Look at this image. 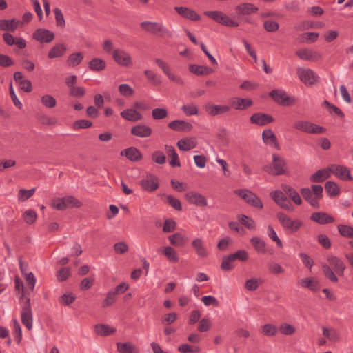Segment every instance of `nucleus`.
<instances>
[{"instance_id":"c03bdc74","label":"nucleus","mask_w":353,"mask_h":353,"mask_svg":"<svg viewBox=\"0 0 353 353\" xmlns=\"http://www.w3.org/2000/svg\"><path fill=\"white\" fill-rule=\"evenodd\" d=\"M325 191L327 192V194L330 197L336 196L340 192L339 188L338 187L336 183H335L334 182H332V181L326 182V183L325 185Z\"/></svg>"},{"instance_id":"cd10ccee","label":"nucleus","mask_w":353,"mask_h":353,"mask_svg":"<svg viewBox=\"0 0 353 353\" xmlns=\"http://www.w3.org/2000/svg\"><path fill=\"white\" fill-rule=\"evenodd\" d=\"M121 155L126 157L131 161H138L143 158L141 152L134 147H130L122 150Z\"/></svg>"},{"instance_id":"603ef678","label":"nucleus","mask_w":353,"mask_h":353,"mask_svg":"<svg viewBox=\"0 0 353 353\" xmlns=\"http://www.w3.org/2000/svg\"><path fill=\"white\" fill-rule=\"evenodd\" d=\"M267 234L268 235V236L273 241H274L276 243V245L281 248H283V243L282 241H281V239L279 238V236H277V234L276 232V231L274 230V229L272 228V225H269L268 226V231H267Z\"/></svg>"},{"instance_id":"72a5a7b5","label":"nucleus","mask_w":353,"mask_h":353,"mask_svg":"<svg viewBox=\"0 0 353 353\" xmlns=\"http://www.w3.org/2000/svg\"><path fill=\"white\" fill-rule=\"evenodd\" d=\"M159 252L164 254L168 260L171 263H176L179 261V256L176 252L170 246H166L159 249Z\"/></svg>"},{"instance_id":"a18cd8bd","label":"nucleus","mask_w":353,"mask_h":353,"mask_svg":"<svg viewBox=\"0 0 353 353\" xmlns=\"http://www.w3.org/2000/svg\"><path fill=\"white\" fill-rule=\"evenodd\" d=\"M117 350L119 353H134L136 347L130 343H117Z\"/></svg>"},{"instance_id":"2f4dec72","label":"nucleus","mask_w":353,"mask_h":353,"mask_svg":"<svg viewBox=\"0 0 353 353\" xmlns=\"http://www.w3.org/2000/svg\"><path fill=\"white\" fill-rule=\"evenodd\" d=\"M192 245L195 250L197 255L201 258H206L208 256V252L204 245L201 239L197 238L192 241Z\"/></svg>"},{"instance_id":"58836bf2","label":"nucleus","mask_w":353,"mask_h":353,"mask_svg":"<svg viewBox=\"0 0 353 353\" xmlns=\"http://www.w3.org/2000/svg\"><path fill=\"white\" fill-rule=\"evenodd\" d=\"M90 70L94 72H99L104 70L106 67L105 61L99 58H94L88 63Z\"/></svg>"},{"instance_id":"bb28decb","label":"nucleus","mask_w":353,"mask_h":353,"mask_svg":"<svg viewBox=\"0 0 353 353\" xmlns=\"http://www.w3.org/2000/svg\"><path fill=\"white\" fill-rule=\"evenodd\" d=\"M327 261L336 274L340 276L343 275L345 265L341 259L335 256H330L328 257Z\"/></svg>"},{"instance_id":"0eeeda50","label":"nucleus","mask_w":353,"mask_h":353,"mask_svg":"<svg viewBox=\"0 0 353 353\" xmlns=\"http://www.w3.org/2000/svg\"><path fill=\"white\" fill-rule=\"evenodd\" d=\"M112 54L114 61L121 66L128 68L133 64L130 53L123 49H115L112 51Z\"/></svg>"},{"instance_id":"4d7b16f0","label":"nucleus","mask_w":353,"mask_h":353,"mask_svg":"<svg viewBox=\"0 0 353 353\" xmlns=\"http://www.w3.org/2000/svg\"><path fill=\"white\" fill-rule=\"evenodd\" d=\"M168 239L173 245H182L184 243V237L180 233H175L170 235Z\"/></svg>"},{"instance_id":"f257e3e1","label":"nucleus","mask_w":353,"mask_h":353,"mask_svg":"<svg viewBox=\"0 0 353 353\" xmlns=\"http://www.w3.org/2000/svg\"><path fill=\"white\" fill-rule=\"evenodd\" d=\"M141 26L145 31L163 38H172L173 36L172 32L161 23L145 21L141 23Z\"/></svg>"},{"instance_id":"9d476101","label":"nucleus","mask_w":353,"mask_h":353,"mask_svg":"<svg viewBox=\"0 0 353 353\" xmlns=\"http://www.w3.org/2000/svg\"><path fill=\"white\" fill-rule=\"evenodd\" d=\"M297 74L300 80L307 85L314 84L319 79L318 75L311 69L299 68Z\"/></svg>"},{"instance_id":"f704fd0d","label":"nucleus","mask_w":353,"mask_h":353,"mask_svg":"<svg viewBox=\"0 0 353 353\" xmlns=\"http://www.w3.org/2000/svg\"><path fill=\"white\" fill-rule=\"evenodd\" d=\"M196 141L192 138L182 139L178 141L177 147L182 151H189L196 146Z\"/></svg>"},{"instance_id":"f3484780","label":"nucleus","mask_w":353,"mask_h":353,"mask_svg":"<svg viewBox=\"0 0 353 353\" xmlns=\"http://www.w3.org/2000/svg\"><path fill=\"white\" fill-rule=\"evenodd\" d=\"M130 133L139 138H148L152 134V130L145 124H138L131 128Z\"/></svg>"},{"instance_id":"a19ab883","label":"nucleus","mask_w":353,"mask_h":353,"mask_svg":"<svg viewBox=\"0 0 353 353\" xmlns=\"http://www.w3.org/2000/svg\"><path fill=\"white\" fill-rule=\"evenodd\" d=\"M250 242L254 250L260 254H264L266 252V243L261 238L254 236L251 238Z\"/></svg>"},{"instance_id":"864d4df0","label":"nucleus","mask_w":353,"mask_h":353,"mask_svg":"<svg viewBox=\"0 0 353 353\" xmlns=\"http://www.w3.org/2000/svg\"><path fill=\"white\" fill-rule=\"evenodd\" d=\"M181 109L186 116L196 115L198 114V108L193 103L183 105Z\"/></svg>"},{"instance_id":"9b49d317","label":"nucleus","mask_w":353,"mask_h":353,"mask_svg":"<svg viewBox=\"0 0 353 353\" xmlns=\"http://www.w3.org/2000/svg\"><path fill=\"white\" fill-rule=\"evenodd\" d=\"M184 196L190 204L194 205L196 207L202 208L205 207L208 205V201L205 196L197 192L190 191L187 192Z\"/></svg>"},{"instance_id":"1a4fd4ad","label":"nucleus","mask_w":353,"mask_h":353,"mask_svg":"<svg viewBox=\"0 0 353 353\" xmlns=\"http://www.w3.org/2000/svg\"><path fill=\"white\" fill-rule=\"evenodd\" d=\"M295 54L301 59L316 62L323 59L320 52L308 48H301L296 51Z\"/></svg>"},{"instance_id":"412c9836","label":"nucleus","mask_w":353,"mask_h":353,"mask_svg":"<svg viewBox=\"0 0 353 353\" xmlns=\"http://www.w3.org/2000/svg\"><path fill=\"white\" fill-rule=\"evenodd\" d=\"M250 122L258 125H265L274 121L272 116L264 113H254L250 117Z\"/></svg>"},{"instance_id":"c85d7f7f","label":"nucleus","mask_w":353,"mask_h":353,"mask_svg":"<svg viewBox=\"0 0 353 353\" xmlns=\"http://www.w3.org/2000/svg\"><path fill=\"white\" fill-rule=\"evenodd\" d=\"M282 190L285 193V194L288 197H290L296 205H301L302 199L298 192L294 188L288 185L283 184Z\"/></svg>"},{"instance_id":"5701e85b","label":"nucleus","mask_w":353,"mask_h":353,"mask_svg":"<svg viewBox=\"0 0 353 353\" xmlns=\"http://www.w3.org/2000/svg\"><path fill=\"white\" fill-rule=\"evenodd\" d=\"M205 111L211 116H216L225 114L230 110V107L227 105L206 104Z\"/></svg>"},{"instance_id":"bf43d9fd","label":"nucleus","mask_w":353,"mask_h":353,"mask_svg":"<svg viewBox=\"0 0 353 353\" xmlns=\"http://www.w3.org/2000/svg\"><path fill=\"white\" fill-rule=\"evenodd\" d=\"M70 274V268H63L57 271L56 276L59 281H64L68 279Z\"/></svg>"},{"instance_id":"f8f14e48","label":"nucleus","mask_w":353,"mask_h":353,"mask_svg":"<svg viewBox=\"0 0 353 353\" xmlns=\"http://www.w3.org/2000/svg\"><path fill=\"white\" fill-rule=\"evenodd\" d=\"M269 95L275 102L282 105H291L294 103V99L288 97L283 90H273L270 92Z\"/></svg>"},{"instance_id":"6ab92c4d","label":"nucleus","mask_w":353,"mask_h":353,"mask_svg":"<svg viewBox=\"0 0 353 353\" xmlns=\"http://www.w3.org/2000/svg\"><path fill=\"white\" fill-rule=\"evenodd\" d=\"M174 10L182 17L190 19L191 21H196L201 19L198 13L188 7L176 6L174 7Z\"/></svg>"},{"instance_id":"5fc2aeb1","label":"nucleus","mask_w":353,"mask_h":353,"mask_svg":"<svg viewBox=\"0 0 353 353\" xmlns=\"http://www.w3.org/2000/svg\"><path fill=\"white\" fill-rule=\"evenodd\" d=\"M34 191L35 188H32L30 190L21 189L19 191L18 199L20 201H25L30 199L33 195Z\"/></svg>"},{"instance_id":"052dcab7","label":"nucleus","mask_w":353,"mask_h":353,"mask_svg":"<svg viewBox=\"0 0 353 353\" xmlns=\"http://www.w3.org/2000/svg\"><path fill=\"white\" fill-rule=\"evenodd\" d=\"M65 208L68 207H80L81 203L73 196H67L63 197Z\"/></svg>"},{"instance_id":"b1692460","label":"nucleus","mask_w":353,"mask_h":353,"mask_svg":"<svg viewBox=\"0 0 353 353\" xmlns=\"http://www.w3.org/2000/svg\"><path fill=\"white\" fill-rule=\"evenodd\" d=\"M168 128L179 132H190L192 129V125L190 123L183 120H174L170 122Z\"/></svg>"},{"instance_id":"79ce46f5","label":"nucleus","mask_w":353,"mask_h":353,"mask_svg":"<svg viewBox=\"0 0 353 353\" xmlns=\"http://www.w3.org/2000/svg\"><path fill=\"white\" fill-rule=\"evenodd\" d=\"M83 59V56L81 52H75L69 55L67 63L70 67H74L80 64Z\"/></svg>"},{"instance_id":"dca6fc26","label":"nucleus","mask_w":353,"mask_h":353,"mask_svg":"<svg viewBox=\"0 0 353 353\" xmlns=\"http://www.w3.org/2000/svg\"><path fill=\"white\" fill-rule=\"evenodd\" d=\"M330 170L331 173L334 174L335 176L342 180H353V177L351 176L350 172L347 167L338 165H332L330 166Z\"/></svg>"},{"instance_id":"e433bc0d","label":"nucleus","mask_w":353,"mask_h":353,"mask_svg":"<svg viewBox=\"0 0 353 353\" xmlns=\"http://www.w3.org/2000/svg\"><path fill=\"white\" fill-rule=\"evenodd\" d=\"M95 332L102 336H106L116 332V329L108 325L98 324L94 326Z\"/></svg>"},{"instance_id":"a211bd4d","label":"nucleus","mask_w":353,"mask_h":353,"mask_svg":"<svg viewBox=\"0 0 353 353\" xmlns=\"http://www.w3.org/2000/svg\"><path fill=\"white\" fill-rule=\"evenodd\" d=\"M252 101L249 99H241L240 97H232L230 99V108L236 110H244L252 105Z\"/></svg>"},{"instance_id":"774afa93","label":"nucleus","mask_w":353,"mask_h":353,"mask_svg":"<svg viewBox=\"0 0 353 353\" xmlns=\"http://www.w3.org/2000/svg\"><path fill=\"white\" fill-rule=\"evenodd\" d=\"M178 350L181 353H198L199 349L198 347H192L188 344H182L178 347Z\"/></svg>"},{"instance_id":"3c124183","label":"nucleus","mask_w":353,"mask_h":353,"mask_svg":"<svg viewBox=\"0 0 353 353\" xmlns=\"http://www.w3.org/2000/svg\"><path fill=\"white\" fill-rule=\"evenodd\" d=\"M322 270L325 276L332 282H337L338 278L335 275L334 271L330 268L327 264H322Z\"/></svg>"},{"instance_id":"473e14b6","label":"nucleus","mask_w":353,"mask_h":353,"mask_svg":"<svg viewBox=\"0 0 353 353\" xmlns=\"http://www.w3.org/2000/svg\"><path fill=\"white\" fill-rule=\"evenodd\" d=\"M66 46L63 43L53 46L48 52V57L50 59L61 57L66 51Z\"/></svg>"},{"instance_id":"69168bd1","label":"nucleus","mask_w":353,"mask_h":353,"mask_svg":"<svg viewBox=\"0 0 353 353\" xmlns=\"http://www.w3.org/2000/svg\"><path fill=\"white\" fill-rule=\"evenodd\" d=\"M271 198L279 205L286 197L284 193L281 190H274L270 193Z\"/></svg>"},{"instance_id":"f03ea898","label":"nucleus","mask_w":353,"mask_h":353,"mask_svg":"<svg viewBox=\"0 0 353 353\" xmlns=\"http://www.w3.org/2000/svg\"><path fill=\"white\" fill-rule=\"evenodd\" d=\"M276 216L283 228L290 234L296 232L303 225V222L301 220H293L283 212H278Z\"/></svg>"},{"instance_id":"6e6d98bb","label":"nucleus","mask_w":353,"mask_h":353,"mask_svg":"<svg viewBox=\"0 0 353 353\" xmlns=\"http://www.w3.org/2000/svg\"><path fill=\"white\" fill-rule=\"evenodd\" d=\"M152 159L156 163L162 165L165 163L166 158L163 152L157 150L152 153Z\"/></svg>"},{"instance_id":"c756f323","label":"nucleus","mask_w":353,"mask_h":353,"mask_svg":"<svg viewBox=\"0 0 353 353\" xmlns=\"http://www.w3.org/2000/svg\"><path fill=\"white\" fill-rule=\"evenodd\" d=\"M330 167L321 169L311 175L310 180L313 183H321L330 177Z\"/></svg>"},{"instance_id":"e2e57ef3","label":"nucleus","mask_w":353,"mask_h":353,"mask_svg":"<svg viewBox=\"0 0 353 353\" xmlns=\"http://www.w3.org/2000/svg\"><path fill=\"white\" fill-rule=\"evenodd\" d=\"M37 216V214L33 210H28L23 214L24 221L28 224L33 223L35 221Z\"/></svg>"},{"instance_id":"aec40b11","label":"nucleus","mask_w":353,"mask_h":353,"mask_svg":"<svg viewBox=\"0 0 353 353\" xmlns=\"http://www.w3.org/2000/svg\"><path fill=\"white\" fill-rule=\"evenodd\" d=\"M262 139L264 143L274 147L276 150H280L276 135L271 129H265L262 132Z\"/></svg>"},{"instance_id":"4468645a","label":"nucleus","mask_w":353,"mask_h":353,"mask_svg":"<svg viewBox=\"0 0 353 353\" xmlns=\"http://www.w3.org/2000/svg\"><path fill=\"white\" fill-rule=\"evenodd\" d=\"M33 38L41 43H50L54 39V34L45 28H38L33 33Z\"/></svg>"},{"instance_id":"338daca9","label":"nucleus","mask_w":353,"mask_h":353,"mask_svg":"<svg viewBox=\"0 0 353 353\" xmlns=\"http://www.w3.org/2000/svg\"><path fill=\"white\" fill-rule=\"evenodd\" d=\"M277 331V327L272 324H265L263 327V332L264 334L268 336H272L276 335Z\"/></svg>"},{"instance_id":"39448f33","label":"nucleus","mask_w":353,"mask_h":353,"mask_svg":"<svg viewBox=\"0 0 353 353\" xmlns=\"http://www.w3.org/2000/svg\"><path fill=\"white\" fill-rule=\"evenodd\" d=\"M294 127L299 131L310 134H323L326 130L325 128L322 126L303 120L296 121L294 124Z\"/></svg>"},{"instance_id":"ea45409f","label":"nucleus","mask_w":353,"mask_h":353,"mask_svg":"<svg viewBox=\"0 0 353 353\" xmlns=\"http://www.w3.org/2000/svg\"><path fill=\"white\" fill-rule=\"evenodd\" d=\"M323 335L332 342H336L339 339V334L333 327H323Z\"/></svg>"},{"instance_id":"680f3d73","label":"nucleus","mask_w":353,"mask_h":353,"mask_svg":"<svg viewBox=\"0 0 353 353\" xmlns=\"http://www.w3.org/2000/svg\"><path fill=\"white\" fill-rule=\"evenodd\" d=\"M54 11L57 26L63 28L65 25V21L61 10L59 8H56Z\"/></svg>"},{"instance_id":"a878e982","label":"nucleus","mask_w":353,"mask_h":353,"mask_svg":"<svg viewBox=\"0 0 353 353\" xmlns=\"http://www.w3.org/2000/svg\"><path fill=\"white\" fill-rule=\"evenodd\" d=\"M301 194L305 201H307L311 206L314 208H319L320 203L319 199L313 194L312 190L308 188H303L301 189Z\"/></svg>"},{"instance_id":"6e6552de","label":"nucleus","mask_w":353,"mask_h":353,"mask_svg":"<svg viewBox=\"0 0 353 353\" xmlns=\"http://www.w3.org/2000/svg\"><path fill=\"white\" fill-rule=\"evenodd\" d=\"M21 322L25 325V327L30 330L32 328V312L30 305V299L27 298L26 299V302L21 308Z\"/></svg>"},{"instance_id":"de8ad7c7","label":"nucleus","mask_w":353,"mask_h":353,"mask_svg":"<svg viewBox=\"0 0 353 353\" xmlns=\"http://www.w3.org/2000/svg\"><path fill=\"white\" fill-rule=\"evenodd\" d=\"M339 234L346 238H353V227L347 225H339L337 226Z\"/></svg>"},{"instance_id":"0e129e2a","label":"nucleus","mask_w":353,"mask_h":353,"mask_svg":"<svg viewBox=\"0 0 353 353\" xmlns=\"http://www.w3.org/2000/svg\"><path fill=\"white\" fill-rule=\"evenodd\" d=\"M51 206L52 208L58 210H63L65 209V205L64 203L63 197V198H54L51 201Z\"/></svg>"},{"instance_id":"20e7f679","label":"nucleus","mask_w":353,"mask_h":353,"mask_svg":"<svg viewBox=\"0 0 353 353\" xmlns=\"http://www.w3.org/2000/svg\"><path fill=\"white\" fill-rule=\"evenodd\" d=\"M234 194L243 199L250 205L261 209L263 207L261 200L253 192L247 189L234 190Z\"/></svg>"},{"instance_id":"4be33fe9","label":"nucleus","mask_w":353,"mask_h":353,"mask_svg":"<svg viewBox=\"0 0 353 353\" xmlns=\"http://www.w3.org/2000/svg\"><path fill=\"white\" fill-rule=\"evenodd\" d=\"M258 7L251 3H242L235 7V11L239 16L248 15L258 11Z\"/></svg>"},{"instance_id":"2eb2a0df","label":"nucleus","mask_w":353,"mask_h":353,"mask_svg":"<svg viewBox=\"0 0 353 353\" xmlns=\"http://www.w3.org/2000/svg\"><path fill=\"white\" fill-rule=\"evenodd\" d=\"M310 220L320 225L332 223L334 218L325 212H316L311 214Z\"/></svg>"},{"instance_id":"8fccbe9b","label":"nucleus","mask_w":353,"mask_h":353,"mask_svg":"<svg viewBox=\"0 0 353 353\" xmlns=\"http://www.w3.org/2000/svg\"><path fill=\"white\" fill-rule=\"evenodd\" d=\"M168 110L165 108H156L152 111V117L154 120H161L168 117Z\"/></svg>"},{"instance_id":"423d86ee","label":"nucleus","mask_w":353,"mask_h":353,"mask_svg":"<svg viewBox=\"0 0 353 353\" xmlns=\"http://www.w3.org/2000/svg\"><path fill=\"white\" fill-rule=\"evenodd\" d=\"M204 14L223 26L228 27H237L239 23L234 20H232L228 15L225 14L221 11H206Z\"/></svg>"},{"instance_id":"09e8293b","label":"nucleus","mask_w":353,"mask_h":353,"mask_svg":"<svg viewBox=\"0 0 353 353\" xmlns=\"http://www.w3.org/2000/svg\"><path fill=\"white\" fill-rule=\"evenodd\" d=\"M239 221L249 230H254L256 228L255 221L252 218L246 215H239Z\"/></svg>"},{"instance_id":"13d9d810","label":"nucleus","mask_w":353,"mask_h":353,"mask_svg":"<svg viewBox=\"0 0 353 353\" xmlns=\"http://www.w3.org/2000/svg\"><path fill=\"white\" fill-rule=\"evenodd\" d=\"M230 256L233 261L239 260L241 261H245L248 259V254L244 250H238L235 253L230 254Z\"/></svg>"},{"instance_id":"ddd939ff","label":"nucleus","mask_w":353,"mask_h":353,"mask_svg":"<svg viewBox=\"0 0 353 353\" xmlns=\"http://www.w3.org/2000/svg\"><path fill=\"white\" fill-rule=\"evenodd\" d=\"M142 188L148 192H154L159 188V179L154 174H148L140 181Z\"/></svg>"},{"instance_id":"49530a36","label":"nucleus","mask_w":353,"mask_h":353,"mask_svg":"<svg viewBox=\"0 0 353 353\" xmlns=\"http://www.w3.org/2000/svg\"><path fill=\"white\" fill-rule=\"evenodd\" d=\"M144 74L148 79V80L152 83V84L154 85H158L161 84V77L158 76L154 71L151 70H145L144 71Z\"/></svg>"},{"instance_id":"c9c22d12","label":"nucleus","mask_w":353,"mask_h":353,"mask_svg":"<svg viewBox=\"0 0 353 353\" xmlns=\"http://www.w3.org/2000/svg\"><path fill=\"white\" fill-rule=\"evenodd\" d=\"M298 284L303 288H308L313 292L318 290V283L313 278H303L298 281Z\"/></svg>"},{"instance_id":"7c9ffc66","label":"nucleus","mask_w":353,"mask_h":353,"mask_svg":"<svg viewBox=\"0 0 353 353\" xmlns=\"http://www.w3.org/2000/svg\"><path fill=\"white\" fill-rule=\"evenodd\" d=\"M121 116L125 120L129 121H138L143 119L142 114L134 109L130 108L123 110Z\"/></svg>"},{"instance_id":"4c0bfd02","label":"nucleus","mask_w":353,"mask_h":353,"mask_svg":"<svg viewBox=\"0 0 353 353\" xmlns=\"http://www.w3.org/2000/svg\"><path fill=\"white\" fill-rule=\"evenodd\" d=\"M189 70L196 75H208L212 72V70L209 67L196 64L190 65Z\"/></svg>"},{"instance_id":"393cba45","label":"nucleus","mask_w":353,"mask_h":353,"mask_svg":"<svg viewBox=\"0 0 353 353\" xmlns=\"http://www.w3.org/2000/svg\"><path fill=\"white\" fill-rule=\"evenodd\" d=\"M21 25H23V23L15 19L0 20V30L3 31L14 32L17 27Z\"/></svg>"},{"instance_id":"37998d69","label":"nucleus","mask_w":353,"mask_h":353,"mask_svg":"<svg viewBox=\"0 0 353 353\" xmlns=\"http://www.w3.org/2000/svg\"><path fill=\"white\" fill-rule=\"evenodd\" d=\"M41 102L42 105L47 108H53L57 105V101L55 98L49 94L43 95L41 97Z\"/></svg>"},{"instance_id":"7ed1b4c3","label":"nucleus","mask_w":353,"mask_h":353,"mask_svg":"<svg viewBox=\"0 0 353 353\" xmlns=\"http://www.w3.org/2000/svg\"><path fill=\"white\" fill-rule=\"evenodd\" d=\"M264 170L272 175H281L285 173L286 163L281 156L272 154V166H265Z\"/></svg>"}]
</instances>
